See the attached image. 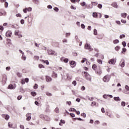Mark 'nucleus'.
Returning a JSON list of instances; mask_svg holds the SVG:
<instances>
[{"mask_svg":"<svg viewBox=\"0 0 129 129\" xmlns=\"http://www.w3.org/2000/svg\"><path fill=\"white\" fill-rule=\"evenodd\" d=\"M98 8L99 9H102V5L101 4H99V5H98Z\"/></svg>","mask_w":129,"mask_h":129,"instance_id":"nucleus-59","label":"nucleus"},{"mask_svg":"<svg viewBox=\"0 0 129 129\" xmlns=\"http://www.w3.org/2000/svg\"><path fill=\"white\" fill-rule=\"evenodd\" d=\"M2 82H3V83H6V82H7V76L6 75H3Z\"/></svg>","mask_w":129,"mask_h":129,"instance_id":"nucleus-11","label":"nucleus"},{"mask_svg":"<svg viewBox=\"0 0 129 129\" xmlns=\"http://www.w3.org/2000/svg\"><path fill=\"white\" fill-rule=\"evenodd\" d=\"M46 95H47V96H52V94H51L50 93H49V92H47Z\"/></svg>","mask_w":129,"mask_h":129,"instance_id":"nucleus-50","label":"nucleus"},{"mask_svg":"<svg viewBox=\"0 0 129 129\" xmlns=\"http://www.w3.org/2000/svg\"><path fill=\"white\" fill-rule=\"evenodd\" d=\"M125 89L126 90H127V91H129V86H128L126 85V86H125Z\"/></svg>","mask_w":129,"mask_h":129,"instance_id":"nucleus-48","label":"nucleus"},{"mask_svg":"<svg viewBox=\"0 0 129 129\" xmlns=\"http://www.w3.org/2000/svg\"><path fill=\"white\" fill-rule=\"evenodd\" d=\"M53 10L55 11V12H58V11H59V9H58L57 7L54 8Z\"/></svg>","mask_w":129,"mask_h":129,"instance_id":"nucleus-56","label":"nucleus"},{"mask_svg":"<svg viewBox=\"0 0 129 129\" xmlns=\"http://www.w3.org/2000/svg\"><path fill=\"white\" fill-rule=\"evenodd\" d=\"M55 112L56 113H58L59 112V108L58 107H56L54 110Z\"/></svg>","mask_w":129,"mask_h":129,"instance_id":"nucleus-31","label":"nucleus"},{"mask_svg":"<svg viewBox=\"0 0 129 129\" xmlns=\"http://www.w3.org/2000/svg\"><path fill=\"white\" fill-rule=\"evenodd\" d=\"M93 99H94V98H93V97H89L88 98V100H90V101H92L93 100Z\"/></svg>","mask_w":129,"mask_h":129,"instance_id":"nucleus-52","label":"nucleus"},{"mask_svg":"<svg viewBox=\"0 0 129 129\" xmlns=\"http://www.w3.org/2000/svg\"><path fill=\"white\" fill-rule=\"evenodd\" d=\"M122 38H125V35L124 34L120 35V39H122Z\"/></svg>","mask_w":129,"mask_h":129,"instance_id":"nucleus-39","label":"nucleus"},{"mask_svg":"<svg viewBox=\"0 0 129 129\" xmlns=\"http://www.w3.org/2000/svg\"><path fill=\"white\" fill-rule=\"evenodd\" d=\"M122 45H123V47H125V46H126V43H125V41H123L122 42Z\"/></svg>","mask_w":129,"mask_h":129,"instance_id":"nucleus-42","label":"nucleus"},{"mask_svg":"<svg viewBox=\"0 0 129 129\" xmlns=\"http://www.w3.org/2000/svg\"><path fill=\"white\" fill-rule=\"evenodd\" d=\"M85 48L86 49H88V50L90 49V45H89L88 43H86L85 46Z\"/></svg>","mask_w":129,"mask_h":129,"instance_id":"nucleus-18","label":"nucleus"},{"mask_svg":"<svg viewBox=\"0 0 129 129\" xmlns=\"http://www.w3.org/2000/svg\"><path fill=\"white\" fill-rule=\"evenodd\" d=\"M16 17L21 18V17H22V15H21V14H20V13H18V14H16Z\"/></svg>","mask_w":129,"mask_h":129,"instance_id":"nucleus-47","label":"nucleus"},{"mask_svg":"<svg viewBox=\"0 0 129 129\" xmlns=\"http://www.w3.org/2000/svg\"><path fill=\"white\" fill-rule=\"evenodd\" d=\"M33 59L34 60H35V61H38L39 60V59H40V57H39V56L38 55H35L33 57Z\"/></svg>","mask_w":129,"mask_h":129,"instance_id":"nucleus-17","label":"nucleus"},{"mask_svg":"<svg viewBox=\"0 0 129 129\" xmlns=\"http://www.w3.org/2000/svg\"><path fill=\"white\" fill-rule=\"evenodd\" d=\"M24 81H25V82H26V83H28V82H29V78H25Z\"/></svg>","mask_w":129,"mask_h":129,"instance_id":"nucleus-55","label":"nucleus"},{"mask_svg":"<svg viewBox=\"0 0 129 129\" xmlns=\"http://www.w3.org/2000/svg\"><path fill=\"white\" fill-rule=\"evenodd\" d=\"M45 79L47 82H51V81H52V78H51V77L49 76H46Z\"/></svg>","mask_w":129,"mask_h":129,"instance_id":"nucleus-8","label":"nucleus"},{"mask_svg":"<svg viewBox=\"0 0 129 129\" xmlns=\"http://www.w3.org/2000/svg\"><path fill=\"white\" fill-rule=\"evenodd\" d=\"M15 36H18V38H22L23 37V35L21 34V32L19 30H16L15 31Z\"/></svg>","mask_w":129,"mask_h":129,"instance_id":"nucleus-4","label":"nucleus"},{"mask_svg":"<svg viewBox=\"0 0 129 129\" xmlns=\"http://www.w3.org/2000/svg\"><path fill=\"white\" fill-rule=\"evenodd\" d=\"M21 83L23 85L25 84V80L24 79H22L21 80Z\"/></svg>","mask_w":129,"mask_h":129,"instance_id":"nucleus-58","label":"nucleus"},{"mask_svg":"<svg viewBox=\"0 0 129 129\" xmlns=\"http://www.w3.org/2000/svg\"><path fill=\"white\" fill-rule=\"evenodd\" d=\"M6 15H7V13L5 11L0 12V16H6Z\"/></svg>","mask_w":129,"mask_h":129,"instance_id":"nucleus-24","label":"nucleus"},{"mask_svg":"<svg viewBox=\"0 0 129 129\" xmlns=\"http://www.w3.org/2000/svg\"><path fill=\"white\" fill-rule=\"evenodd\" d=\"M84 76H85L86 79H87V80H89V81H91V76H90V75H89V74H88L86 72H84Z\"/></svg>","mask_w":129,"mask_h":129,"instance_id":"nucleus-1","label":"nucleus"},{"mask_svg":"<svg viewBox=\"0 0 129 129\" xmlns=\"http://www.w3.org/2000/svg\"><path fill=\"white\" fill-rule=\"evenodd\" d=\"M26 116L27 117L26 120H27L28 121H29V120H30L31 118H32V117H31V113H27Z\"/></svg>","mask_w":129,"mask_h":129,"instance_id":"nucleus-10","label":"nucleus"},{"mask_svg":"<svg viewBox=\"0 0 129 129\" xmlns=\"http://www.w3.org/2000/svg\"><path fill=\"white\" fill-rule=\"evenodd\" d=\"M68 61H69V59H68V58H64L63 59V62H64V63H68Z\"/></svg>","mask_w":129,"mask_h":129,"instance_id":"nucleus-38","label":"nucleus"},{"mask_svg":"<svg viewBox=\"0 0 129 129\" xmlns=\"http://www.w3.org/2000/svg\"><path fill=\"white\" fill-rule=\"evenodd\" d=\"M20 127L21 129H25V126L24 125H20Z\"/></svg>","mask_w":129,"mask_h":129,"instance_id":"nucleus-53","label":"nucleus"},{"mask_svg":"<svg viewBox=\"0 0 129 129\" xmlns=\"http://www.w3.org/2000/svg\"><path fill=\"white\" fill-rule=\"evenodd\" d=\"M114 100H115V101H120V98L118 97H114Z\"/></svg>","mask_w":129,"mask_h":129,"instance_id":"nucleus-19","label":"nucleus"},{"mask_svg":"<svg viewBox=\"0 0 129 129\" xmlns=\"http://www.w3.org/2000/svg\"><path fill=\"white\" fill-rule=\"evenodd\" d=\"M92 68H93V70H95H95H96V69H97V66H96V64H93V66H92Z\"/></svg>","mask_w":129,"mask_h":129,"instance_id":"nucleus-22","label":"nucleus"},{"mask_svg":"<svg viewBox=\"0 0 129 129\" xmlns=\"http://www.w3.org/2000/svg\"><path fill=\"white\" fill-rule=\"evenodd\" d=\"M121 106H125V102H121Z\"/></svg>","mask_w":129,"mask_h":129,"instance_id":"nucleus-36","label":"nucleus"},{"mask_svg":"<svg viewBox=\"0 0 129 129\" xmlns=\"http://www.w3.org/2000/svg\"><path fill=\"white\" fill-rule=\"evenodd\" d=\"M8 6H9V4L8 3V2H5V8H8Z\"/></svg>","mask_w":129,"mask_h":129,"instance_id":"nucleus-49","label":"nucleus"},{"mask_svg":"<svg viewBox=\"0 0 129 129\" xmlns=\"http://www.w3.org/2000/svg\"><path fill=\"white\" fill-rule=\"evenodd\" d=\"M22 96H18L17 97L18 100H21V99H22Z\"/></svg>","mask_w":129,"mask_h":129,"instance_id":"nucleus-51","label":"nucleus"},{"mask_svg":"<svg viewBox=\"0 0 129 129\" xmlns=\"http://www.w3.org/2000/svg\"><path fill=\"white\" fill-rule=\"evenodd\" d=\"M38 67L39 68H45V66L42 64H39Z\"/></svg>","mask_w":129,"mask_h":129,"instance_id":"nucleus-27","label":"nucleus"},{"mask_svg":"<svg viewBox=\"0 0 129 129\" xmlns=\"http://www.w3.org/2000/svg\"><path fill=\"white\" fill-rule=\"evenodd\" d=\"M22 58V59L24 60H26V56L24 55V54H23Z\"/></svg>","mask_w":129,"mask_h":129,"instance_id":"nucleus-60","label":"nucleus"},{"mask_svg":"<svg viewBox=\"0 0 129 129\" xmlns=\"http://www.w3.org/2000/svg\"><path fill=\"white\" fill-rule=\"evenodd\" d=\"M2 117H5L6 120H9V119H10V116L8 114H3Z\"/></svg>","mask_w":129,"mask_h":129,"instance_id":"nucleus-13","label":"nucleus"},{"mask_svg":"<svg viewBox=\"0 0 129 129\" xmlns=\"http://www.w3.org/2000/svg\"><path fill=\"white\" fill-rule=\"evenodd\" d=\"M81 27L82 29H85V25H84V24H82L81 25Z\"/></svg>","mask_w":129,"mask_h":129,"instance_id":"nucleus-46","label":"nucleus"},{"mask_svg":"<svg viewBox=\"0 0 129 129\" xmlns=\"http://www.w3.org/2000/svg\"><path fill=\"white\" fill-rule=\"evenodd\" d=\"M96 104V103L94 101L92 102L91 106H94Z\"/></svg>","mask_w":129,"mask_h":129,"instance_id":"nucleus-45","label":"nucleus"},{"mask_svg":"<svg viewBox=\"0 0 129 129\" xmlns=\"http://www.w3.org/2000/svg\"><path fill=\"white\" fill-rule=\"evenodd\" d=\"M52 77L53 78H57V77H58V75L55 73H53L52 74Z\"/></svg>","mask_w":129,"mask_h":129,"instance_id":"nucleus-21","label":"nucleus"},{"mask_svg":"<svg viewBox=\"0 0 129 129\" xmlns=\"http://www.w3.org/2000/svg\"><path fill=\"white\" fill-rule=\"evenodd\" d=\"M0 30L1 31H4V27L2 25H0Z\"/></svg>","mask_w":129,"mask_h":129,"instance_id":"nucleus-62","label":"nucleus"},{"mask_svg":"<svg viewBox=\"0 0 129 129\" xmlns=\"http://www.w3.org/2000/svg\"><path fill=\"white\" fill-rule=\"evenodd\" d=\"M31 94L32 96H36L37 95V94L35 92H32Z\"/></svg>","mask_w":129,"mask_h":129,"instance_id":"nucleus-28","label":"nucleus"},{"mask_svg":"<svg viewBox=\"0 0 129 129\" xmlns=\"http://www.w3.org/2000/svg\"><path fill=\"white\" fill-rule=\"evenodd\" d=\"M125 52H126V48H122V54H125Z\"/></svg>","mask_w":129,"mask_h":129,"instance_id":"nucleus-26","label":"nucleus"},{"mask_svg":"<svg viewBox=\"0 0 129 129\" xmlns=\"http://www.w3.org/2000/svg\"><path fill=\"white\" fill-rule=\"evenodd\" d=\"M116 23H117V25H120V24H121L120 21H116Z\"/></svg>","mask_w":129,"mask_h":129,"instance_id":"nucleus-64","label":"nucleus"},{"mask_svg":"<svg viewBox=\"0 0 129 129\" xmlns=\"http://www.w3.org/2000/svg\"><path fill=\"white\" fill-rule=\"evenodd\" d=\"M97 62L99 63V64H102V60L101 59H97Z\"/></svg>","mask_w":129,"mask_h":129,"instance_id":"nucleus-32","label":"nucleus"},{"mask_svg":"<svg viewBox=\"0 0 129 129\" xmlns=\"http://www.w3.org/2000/svg\"><path fill=\"white\" fill-rule=\"evenodd\" d=\"M38 88V85L37 84H35L34 86V89H37Z\"/></svg>","mask_w":129,"mask_h":129,"instance_id":"nucleus-54","label":"nucleus"},{"mask_svg":"<svg viewBox=\"0 0 129 129\" xmlns=\"http://www.w3.org/2000/svg\"><path fill=\"white\" fill-rule=\"evenodd\" d=\"M127 16V14H126V13L121 14V17L122 18H126Z\"/></svg>","mask_w":129,"mask_h":129,"instance_id":"nucleus-16","label":"nucleus"},{"mask_svg":"<svg viewBox=\"0 0 129 129\" xmlns=\"http://www.w3.org/2000/svg\"><path fill=\"white\" fill-rule=\"evenodd\" d=\"M67 78L68 80H69V81H70L72 79V76L69 74H67Z\"/></svg>","mask_w":129,"mask_h":129,"instance_id":"nucleus-14","label":"nucleus"},{"mask_svg":"<svg viewBox=\"0 0 129 129\" xmlns=\"http://www.w3.org/2000/svg\"><path fill=\"white\" fill-rule=\"evenodd\" d=\"M70 64L72 68H74L76 66V62L74 60L70 61Z\"/></svg>","mask_w":129,"mask_h":129,"instance_id":"nucleus-7","label":"nucleus"},{"mask_svg":"<svg viewBox=\"0 0 129 129\" xmlns=\"http://www.w3.org/2000/svg\"><path fill=\"white\" fill-rule=\"evenodd\" d=\"M6 70L7 71H10V70H11V67H6Z\"/></svg>","mask_w":129,"mask_h":129,"instance_id":"nucleus-57","label":"nucleus"},{"mask_svg":"<svg viewBox=\"0 0 129 129\" xmlns=\"http://www.w3.org/2000/svg\"><path fill=\"white\" fill-rule=\"evenodd\" d=\"M41 62H43V63H45L46 65H49V61L48 60H41Z\"/></svg>","mask_w":129,"mask_h":129,"instance_id":"nucleus-23","label":"nucleus"},{"mask_svg":"<svg viewBox=\"0 0 129 129\" xmlns=\"http://www.w3.org/2000/svg\"><path fill=\"white\" fill-rule=\"evenodd\" d=\"M87 61V59L84 58L81 60V63H84V62H86Z\"/></svg>","mask_w":129,"mask_h":129,"instance_id":"nucleus-37","label":"nucleus"},{"mask_svg":"<svg viewBox=\"0 0 129 129\" xmlns=\"http://www.w3.org/2000/svg\"><path fill=\"white\" fill-rule=\"evenodd\" d=\"M120 49V47H119V46H117L115 47V50L116 51H118V50H119Z\"/></svg>","mask_w":129,"mask_h":129,"instance_id":"nucleus-29","label":"nucleus"},{"mask_svg":"<svg viewBox=\"0 0 129 129\" xmlns=\"http://www.w3.org/2000/svg\"><path fill=\"white\" fill-rule=\"evenodd\" d=\"M70 35H71V34L70 33H67L66 34V38H68V37H69V36H70Z\"/></svg>","mask_w":129,"mask_h":129,"instance_id":"nucleus-44","label":"nucleus"},{"mask_svg":"<svg viewBox=\"0 0 129 129\" xmlns=\"http://www.w3.org/2000/svg\"><path fill=\"white\" fill-rule=\"evenodd\" d=\"M95 71L96 74L98 75H101V74L102 73V71L100 68H98Z\"/></svg>","mask_w":129,"mask_h":129,"instance_id":"nucleus-5","label":"nucleus"},{"mask_svg":"<svg viewBox=\"0 0 129 129\" xmlns=\"http://www.w3.org/2000/svg\"><path fill=\"white\" fill-rule=\"evenodd\" d=\"M120 65L121 67H124V61L123 60V61L120 62Z\"/></svg>","mask_w":129,"mask_h":129,"instance_id":"nucleus-25","label":"nucleus"},{"mask_svg":"<svg viewBox=\"0 0 129 129\" xmlns=\"http://www.w3.org/2000/svg\"><path fill=\"white\" fill-rule=\"evenodd\" d=\"M93 18H97L98 17V15H97V13L96 12H94L93 13Z\"/></svg>","mask_w":129,"mask_h":129,"instance_id":"nucleus-20","label":"nucleus"},{"mask_svg":"<svg viewBox=\"0 0 129 129\" xmlns=\"http://www.w3.org/2000/svg\"><path fill=\"white\" fill-rule=\"evenodd\" d=\"M17 75L18 77H21L22 76V74H20V73H17Z\"/></svg>","mask_w":129,"mask_h":129,"instance_id":"nucleus-63","label":"nucleus"},{"mask_svg":"<svg viewBox=\"0 0 129 129\" xmlns=\"http://www.w3.org/2000/svg\"><path fill=\"white\" fill-rule=\"evenodd\" d=\"M8 126L9 127H13V123H11V122H9L8 123Z\"/></svg>","mask_w":129,"mask_h":129,"instance_id":"nucleus-35","label":"nucleus"},{"mask_svg":"<svg viewBox=\"0 0 129 129\" xmlns=\"http://www.w3.org/2000/svg\"><path fill=\"white\" fill-rule=\"evenodd\" d=\"M110 80V76L108 75H105L103 78V81H104V82H108Z\"/></svg>","mask_w":129,"mask_h":129,"instance_id":"nucleus-2","label":"nucleus"},{"mask_svg":"<svg viewBox=\"0 0 129 129\" xmlns=\"http://www.w3.org/2000/svg\"><path fill=\"white\" fill-rule=\"evenodd\" d=\"M31 11H32V8H30V7L23 9V12L25 14H26L27 12H31Z\"/></svg>","mask_w":129,"mask_h":129,"instance_id":"nucleus-9","label":"nucleus"},{"mask_svg":"<svg viewBox=\"0 0 129 129\" xmlns=\"http://www.w3.org/2000/svg\"><path fill=\"white\" fill-rule=\"evenodd\" d=\"M72 84H73V85H74V86H76V85L77 84V83L76 82V81H74L72 82Z\"/></svg>","mask_w":129,"mask_h":129,"instance_id":"nucleus-40","label":"nucleus"},{"mask_svg":"<svg viewBox=\"0 0 129 129\" xmlns=\"http://www.w3.org/2000/svg\"><path fill=\"white\" fill-rule=\"evenodd\" d=\"M91 4L92 6H97V5L98 4L97 2H92Z\"/></svg>","mask_w":129,"mask_h":129,"instance_id":"nucleus-30","label":"nucleus"},{"mask_svg":"<svg viewBox=\"0 0 129 129\" xmlns=\"http://www.w3.org/2000/svg\"><path fill=\"white\" fill-rule=\"evenodd\" d=\"M116 62V58H112L110 59L108 61L109 64H110L111 65H114V64H115Z\"/></svg>","mask_w":129,"mask_h":129,"instance_id":"nucleus-3","label":"nucleus"},{"mask_svg":"<svg viewBox=\"0 0 129 129\" xmlns=\"http://www.w3.org/2000/svg\"><path fill=\"white\" fill-rule=\"evenodd\" d=\"M121 22L122 23V24H125L126 23V20L122 19L121 20Z\"/></svg>","mask_w":129,"mask_h":129,"instance_id":"nucleus-41","label":"nucleus"},{"mask_svg":"<svg viewBox=\"0 0 129 129\" xmlns=\"http://www.w3.org/2000/svg\"><path fill=\"white\" fill-rule=\"evenodd\" d=\"M71 9H72V10H76V7H74V6H71Z\"/></svg>","mask_w":129,"mask_h":129,"instance_id":"nucleus-61","label":"nucleus"},{"mask_svg":"<svg viewBox=\"0 0 129 129\" xmlns=\"http://www.w3.org/2000/svg\"><path fill=\"white\" fill-rule=\"evenodd\" d=\"M94 35L95 36L97 35V30L96 29H94Z\"/></svg>","mask_w":129,"mask_h":129,"instance_id":"nucleus-34","label":"nucleus"},{"mask_svg":"<svg viewBox=\"0 0 129 129\" xmlns=\"http://www.w3.org/2000/svg\"><path fill=\"white\" fill-rule=\"evenodd\" d=\"M86 5V3H85V2L81 3V6H82V7H84Z\"/></svg>","mask_w":129,"mask_h":129,"instance_id":"nucleus-43","label":"nucleus"},{"mask_svg":"<svg viewBox=\"0 0 129 129\" xmlns=\"http://www.w3.org/2000/svg\"><path fill=\"white\" fill-rule=\"evenodd\" d=\"M6 37H12V31H8L7 32H6Z\"/></svg>","mask_w":129,"mask_h":129,"instance_id":"nucleus-12","label":"nucleus"},{"mask_svg":"<svg viewBox=\"0 0 129 129\" xmlns=\"http://www.w3.org/2000/svg\"><path fill=\"white\" fill-rule=\"evenodd\" d=\"M16 87H17V85H16V84H14V85L12 84H10L8 86V89H11V90H13V89H16Z\"/></svg>","mask_w":129,"mask_h":129,"instance_id":"nucleus-6","label":"nucleus"},{"mask_svg":"<svg viewBox=\"0 0 129 129\" xmlns=\"http://www.w3.org/2000/svg\"><path fill=\"white\" fill-rule=\"evenodd\" d=\"M48 55H54V54H55V51L52 50H48Z\"/></svg>","mask_w":129,"mask_h":129,"instance_id":"nucleus-15","label":"nucleus"},{"mask_svg":"<svg viewBox=\"0 0 129 129\" xmlns=\"http://www.w3.org/2000/svg\"><path fill=\"white\" fill-rule=\"evenodd\" d=\"M119 41L117 39L114 40L113 41L114 44H117V43H119Z\"/></svg>","mask_w":129,"mask_h":129,"instance_id":"nucleus-33","label":"nucleus"}]
</instances>
